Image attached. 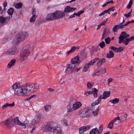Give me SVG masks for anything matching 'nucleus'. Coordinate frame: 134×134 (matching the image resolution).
<instances>
[{"instance_id": "obj_16", "label": "nucleus", "mask_w": 134, "mask_h": 134, "mask_svg": "<svg viewBox=\"0 0 134 134\" xmlns=\"http://www.w3.org/2000/svg\"><path fill=\"white\" fill-rule=\"evenodd\" d=\"M76 9V8H72L70 6H68L65 8L63 12L65 13H70L73 12Z\"/></svg>"}, {"instance_id": "obj_51", "label": "nucleus", "mask_w": 134, "mask_h": 134, "mask_svg": "<svg viewBox=\"0 0 134 134\" xmlns=\"http://www.w3.org/2000/svg\"><path fill=\"white\" fill-rule=\"evenodd\" d=\"M101 74L100 73V71L99 70H98L97 71H96V72L93 74V75H99Z\"/></svg>"}, {"instance_id": "obj_64", "label": "nucleus", "mask_w": 134, "mask_h": 134, "mask_svg": "<svg viewBox=\"0 0 134 134\" xmlns=\"http://www.w3.org/2000/svg\"><path fill=\"white\" fill-rule=\"evenodd\" d=\"M8 106L13 107L14 105V102H13L11 104L7 103Z\"/></svg>"}, {"instance_id": "obj_49", "label": "nucleus", "mask_w": 134, "mask_h": 134, "mask_svg": "<svg viewBox=\"0 0 134 134\" xmlns=\"http://www.w3.org/2000/svg\"><path fill=\"white\" fill-rule=\"evenodd\" d=\"M29 100H26V98L25 100V105L27 106H29L30 104V102L28 101Z\"/></svg>"}, {"instance_id": "obj_4", "label": "nucleus", "mask_w": 134, "mask_h": 134, "mask_svg": "<svg viewBox=\"0 0 134 134\" xmlns=\"http://www.w3.org/2000/svg\"><path fill=\"white\" fill-rule=\"evenodd\" d=\"M53 13L55 20L62 18L65 15V13L62 11L56 10Z\"/></svg>"}, {"instance_id": "obj_50", "label": "nucleus", "mask_w": 134, "mask_h": 134, "mask_svg": "<svg viewBox=\"0 0 134 134\" xmlns=\"http://www.w3.org/2000/svg\"><path fill=\"white\" fill-rule=\"evenodd\" d=\"M118 29H119L116 25L114 26L113 28V30L114 32H117L118 30Z\"/></svg>"}, {"instance_id": "obj_7", "label": "nucleus", "mask_w": 134, "mask_h": 134, "mask_svg": "<svg viewBox=\"0 0 134 134\" xmlns=\"http://www.w3.org/2000/svg\"><path fill=\"white\" fill-rule=\"evenodd\" d=\"M18 52V49L16 47H14L9 49L6 53L10 55H14L17 54Z\"/></svg>"}, {"instance_id": "obj_44", "label": "nucleus", "mask_w": 134, "mask_h": 134, "mask_svg": "<svg viewBox=\"0 0 134 134\" xmlns=\"http://www.w3.org/2000/svg\"><path fill=\"white\" fill-rule=\"evenodd\" d=\"M5 21V19L3 16H0V23L1 24L4 23Z\"/></svg>"}, {"instance_id": "obj_47", "label": "nucleus", "mask_w": 134, "mask_h": 134, "mask_svg": "<svg viewBox=\"0 0 134 134\" xmlns=\"http://www.w3.org/2000/svg\"><path fill=\"white\" fill-rule=\"evenodd\" d=\"M92 94V91H88L86 92L85 91L84 93V95L86 96H88L89 95Z\"/></svg>"}, {"instance_id": "obj_35", "label": "nucleus", "mask_w": 134, "mask_h": 134, "mask_svg": "<svg viewBox=\"0 0 134 134\" xmlns=\"http://www.w3.org/2000/svg\"><path fill=\"white\" fill-rule=\"evenodd\" d=\"M86 118H87L90 117L91 115V111L90 110L86 109Z\"/></svg>"}, {"instance_id": "obj_38", "label": "nucleus", "mask_w": 134, "mask_h": 134, "mask_svg": "<svg viewBox=\"0 0 134 134\" xmlns=\"http://www.w3.org/2000/svg\"><path fill=\"white\" fill-rule=\"evenodd\" d=\"M94 83L93 82H88L87 84V87L88 88H91L93 85Z\"/></svg>"}, {"instance_id": "obj_14", "label": "nucleus", "mask_w": 134, "mask_h": 134, "mask_svg": "<svg viewBox=\"0 0 134 134\" xmlns=\"http://www.w3.org/2000/svg\"><path fill=\"white\" fill-rule=\"evenodd\" d=\"M82 105V103L79 102H75L72 105L73 108L74 110H76L79 108Z\"/></svg>"}, {"instance_id": "obj_56", "label": "nucleus", "mask_w": 134, "mask_h": 134, "mask_svg": "<svg viewBox=\"0 0 134 134\" xmlns=\"http://www.w3.org/2000/svg\"><path fill=\"white\" fill-rule=\"evenodd\" d=\"M8 105L7 104V103H6L4 104L1 107V108L2 109H4L6 108H7L8 107Z\"/></svg>"}, {"instance_id": "obj_31", "label": "nucleus", "mask_w": 134, "mask_h": 134, "mask_svg": "<svg viewBox=\"0 0 134 134\" xmlns=\"http://www.w3.org/2000/svg\"><path fill=\"white\" fill-rule=\"evenodd\" d=\"M15 7L16 9H19L21 8L23 4L21 3H19L16 4L15 3H14Z\"/></svg>"}, {"instance_id": "obj_12", "label": "nucleus", "mask_w": 134, "mask_h": 134, "mask_svg": "<svg viewBox=\"0 0 134 134\" xmlns=\"http://www.w3.org/2000/svg\"><path fill=\"white\" fill-rule=\"evenodd\" d=\"M3 123L8 127L10 128L12 127L13 126V120L11 119H9Z\"/></svg>"}, {"instance_id": "obj_11", "label": "nucleus", "mask_w": 134, "mask_h": 134, "mask_svg": "<svg viewBox=\"0 0 134 134\" xmlns=\"http://www.w3.org/2000/svg\"><path fill=\"white\" fill-rule=\"evenodd\" d=\"M91 127V126L87 125L86 126H82L80 128L79 130V134H83L84 132L90 129Z\"/></svg>"}, {"instance_id": "obj_37", "label": "nucleus", "mask_w": 134, "mask_h": 134, "mask_svg": "<svg viewBox=\"0 0 134 134\" xmlns=\"http://www.w3.org/2000/svg\"><path fill=\"white\" fill-rule=\"evenodd\" d=\"M84 113L83 110H81L79 111V115L81 117L85 118L84 115Z\"/></svg>"}, {"instance_id": "obj_48", "label": "nucleus", "mask_w": 134, "mask_h": 134, "mask_svg": "<svg viewBox=\"0 0 134 134\" xmlns=\"http://www.w3.org/2000/svg\"><path fill=\"white\" fill-rule=\"evenodd\" d=\"M113 3V0H111L110 1L107 2L106 3H104L102 5V7H104L107 4L109 3L112 4Z\"/></svg>"}, {"instance_id": "obj_3", "label": "nucleus", "mask_w": 134, "mask_h": 134, "mask_svg": "<svg viewBox=\"0 0 134 134\" xmlns=\"http://www.w3.org/2000/svg\"><path fill=\"white\" fill-rule=\"evenodd\" d=\"M30 53V51L28 49H25L23 50L21 52L19 58V60L21 62H23L26 59Z\"/></svg>"}, {"instance_id": "obj_27", "label": "nucleus", "mask_w": 134, "mask_h": 134, "mask_svg": "<svg viewBox=\"0 0 134 134\" xmlns=\"http://www.w3.org/2000/svg\"><path fill=\"white\" fill-rule=\"evenodd\" d=\"M98 129L97 128H95L91 130L90 132V134H99L98 132Z\"/></svg>"}, {"instance_id": "obj_20", "label": "nucleus", "mask_w": 134, "mask_h": 134, "mask_svg": "<svg viewBox=\"0 0 134 134\" xmlns=\"http://www.w3.org/2000/svg\"><path fill=\"white\" fill-rule=\"evenodd\" d=\"M53 132L54 134H63V132L61 129L57 126L55 128Z\"/></svg>"}, {"instance_id": "obj_1", "label": "nucleus", "mask_w": 134, "mask_h": 134, "mask_svg": "<svg viewBox=\"0 0 134 134\" xmlns=\"http://www.w3.org/2000/svg\"><path fill=\"white\" fill-rule=\"evenodd\" d=\"M39 89V85L37 83H26L20 85L19 83H16L12 85L11 90L15 95L24 96L27 95L28 92L36 91Z\"/></svg>"}, {"instance_id": "obj_8", "label": "nucleus", "mask_w": 134, "mask_h": 134, "mask_svg": "<svg viewBox=\"0 0 134 134\" xmlns=\"http://www.w3.org/2000/svg\"><path fill=\"white\" fill-rule=\"evenodd\" d=\"M75 65L73 64H69L67 68L65 71H67L69 74H71L75 72L74 68Z\"/></svg>"}, {"instance_id": "obj_23", "label": "nucleus", "mask_w": 134, "mask_h": 134, "mask_svg": "<svg viewBox=\"0 0 134 134\" xmlns=\"http://www.w3.org/2000/svg\"><path fill=\"white\" fill-rule=\"evenodd\" d=\"M79 47L78 46H73L71 47L70 50L68 51L66 54H68L72 53L76 50L79 49Z\"/></svg>"}, {"instance_id": "obj_17", "label": "nucleus", "mask_w": 134, "mask_h": 134, "mask_svg": "<svg viewBox=\"0 0 134 134\" xmlns=\"http://www.w3.org/2000/svg\"><path fill=\"white\" fill-rule=\"evenodd\" d=\"M21 40L19 35H16V37L14 38L12 41V44L13 45H15L18 44Z\"/></svg>"}, {"instance_id": "obj_61", "label": "nucleus", "mask_w": 134, "mask_h": 134, "mask_svg": "<svg viewBox=\"0 0 134 134\" xmlns=\"http://www.w3.org/2000/svg\"><path fill=\"white\" fill-rule=\"evenodd\" d=\"M36 97V95H33L31 96L30 97H28L26 98V100H29L30 99L34 97Z\"/></svg>"}, {"instance_id": "obj_43", "label": "nucleus", "mask_w": 134, "mask_h": 134, "mask_svg": "<svg viewBox=\"0 0 134 134\" xmlns=\"http://www.w3.org/2000/svg\"><path fill=\"white\" fill-rule=\"evenodd\" d=\"M84 12V11L83 10H80L77 13H74L75 15L77 16L78 17H79L80 15L82 14Z\"/></svg>"}, {"instance_id": "obj_29", "label": "nucleus", "mask_w": 134, "mask_h": 134, "mask_svg": "<svg viewBox=\"0 0 134 134\" xmlns=\"http://www.w3.org/2000/svg\"><path fill=\"white\" fill-rule=\"evenodd\" d=\"M110 91H104L103 92V95L105 99L108 97L110 96Z\"/></svg>"}, {"instance_id": "obj_25", "label": "nucleus", "mask_w": 134, "mask_h": 134, "mask_svg": "<svg viewBox=\"0 0 134 134\" xmlns=\"http://www.w3.org/2000/svg\"><path fill=\"white\" fill-rule=\"evenodd\" d=\"M114 56L113 52L111 50L109 51V53H107V57L108 58H110L114 57Z\"/></svg>"}, {"instance_id": "obj_5", "label": "nucleus", "mask_w": 134, "mask_h": 134, "mask_svg": "<svg viewBox=\"0 0 134 134\" xmlns=\"http://www.w3.org/2000/svg\"><path fill=\"white\" fill-rule=\"evenodd\" d=\"M99 60V58H95L93 60H91L89 63L86 64L83 69L82 71L86 72L88 70L90 66L93 65L94 63Z\"/></svg>"}, {"instance_id": "obj_30", "label": "nucleus", "mask_w": 134, "mask_h": 134, "mask_svg": "<svg viewBox=\"0 0 134 134\" xmlns=\"http://www.w3.org/2000/svg\"><path fill=\"white\" fill-rule=\"evenodd\" d=\"M98 91L96 88H93L92 89V93L93 94L94 97L96 98L97 96Z\"/></svg>"}, {"instance_id": "obj_24", "label": "nucleus", "mask_w": 134, "mask_h": 134, "mask_svg": "<svg viewBox=\"0 0 134 134\" xmlns=\"http://www.w3.org/2000/svg\"><path fill=\"white\" fill-rule=\"evenodd\" d=\"M15 62L16 60L15 59H12L8 64L7 65V68H10L12 66L14 65Z\"/></svg>"}, {"instance_id": "obj_2", "label": "nucleus", "mask_w": 134, "mask_h": 134, "mask_svg": "<svg viewBox=\"0 0 134 134\" xmlns=\"http://www.w3.org/2000/svg\"><path fill=\"white\" fill-rule=\"evenodd\" d=\"M57 125V124L54 122H48L42 126V129L44 131L46 132H53L55 127Z\"/></svg>"}, {"instance_id": "obj_6", "label": "nucleus", "mask_w": 134, "mask_h": 134, "mask_svg": "<svg viewBox=\"0 0 134 134\" xmlns=\"http://www.w3.org/2000/svg\"><path fill=\"white\" fill-rule=\"evenodd\" d=\"M129 37V35L126 33L125 31L122 32L121 33V35L119 37V43H121L126 38Z\"/></svg>"}, {"instance_id": "obj_18", "label": "nucleus", "mask_w": 134, "mask_h": 134, "mask_svg": "<svg viewBox=\"0 0 134 134\" xmlns=\"http://www.w3.org/2000/svg\"><path fill=\"white\" fill-rule=\"evenodd\" d=\"M41 119V116L39 114H37L35 116L34 119L33 120L32 122L34 124L38 123Z\"/></svg>"}, {"instance_id": "obj_54", "label": "nucleus", "mask_w": 134, "mask_h": 134, "mask_svg": "<svg viewBox=\"0 0 134 134\" xmlns=\"http://www.w3.org/2000/svg\"><path fill=\"white\" fill-rule=\"evenodd\" d=\"M122 24V23H121L119 25H116L119 29H122L124 27V26Z\"/></svg>"}, {"instance_id": "obj_9", "label": "nucleus", "mask_w": 134, "mask_h": 134, "mask_svg": "<svg viewBox=\"0 0 134 134\" xmlns=\"http://www.w3.org/2000/svg\"><path fill=\"white\" fill-rule=\"evenodd\" d=\"M120 120V118L119 116L115 118L113 120L110 122L108 125L107 127V128L110 129H112L114 127V123L117 120Z\"/></svg>"}, {"instance_id": "obj_57", "label": "nucleus", "mask_w": 134, "mask_h": 134, "mask_svg": "<svg viewBox=\"0 0 134 134\" xmlns=\"http://www.w3.org/2000/svg\"><path fill=\"white\" fill-rule=\"evenodd\" d=\"M132 3V2H129L127 6V9H129L131 8Z\"/></svg>"}, {"instance_id": "obj_34", "label": "nucleus", "mask_w": 134, "mask_h": 134, "mask_svg": "<svg viewBox=\"0 0 134 134\" xmlns=\"http://www.w3.org/2000/svg\"><path fill=\"white\" fill-rule=\"evenodd\" d=\"M14 12V9L12 8H10L7 11V12L8 14L10 15H12Z\"/></svg>"}, {"instance_id": "obj_28", "label": "nucleus", "mask_w": 134, "mask_h": 134, "mask_svg": "<svg viewBox=\"0 0 134 134\" xmlns=\"http://www.w3.org/2000/svg\"><path fill=\"white\" fill-rule=\"evenodd\" d=\"M105 62V59H103L100 60L97 63V66L99 67L102 64Z\"/></svg>"}, {"instance_id": "obj_55", "label": "nucleus", "mask_w": 134, "mask_h": 134, "mask_svg": "<svg viewBox=\"0 0 134 134\" xmlns=\"http://www.w3.org/2000/svg\"><path fill=\"white\" fill-rule=\"evenodd\" d=\"M115 10V9L114 7H111L110 8L106 10L107 12H110L111 11H114Z\"/></svg>"}, {"instance_id": "obj_10", "label": "nucleus", "mask_w": 134, "mask_h": 134, "mask_svg": "<svg viewBox=\"0 0 134 134\" xmlns=\"http://www.w3.org/2000/svg\"><path fill=\"white\" fill-rule=\"evenodd\" d=\"M45 20L47 21L55 20L53 13L48 14L46 16Z\"/></svg>"}, {"instance_id": "obj_32", "label": "nucleus", "mask_w": 134, "mask_h": 134, "mask_svg": "<svg viewBox=\"0 0 134 134\" xmlns=\"http://www.w3.org/2000/svg\"><path fill=\"white\" fill-rule=\"evenodd\" d=\"M67 112L68 113L72 112L74 110L73 108V107H71V105L70 104H69L67 105Z\"/></svg>"}, {"instance_id": "obj_59", "label": "nucleus", "mask_w": 134, "mask_h": 134, "mask_svg": "<svg viewBox=\"0 0 134 134\" xmlns=\"http://www.w3.org/2000/svg\"><path fill=\"white\" fill-rule=\"evenodd\" d=\"M36 10L35 8H33L32 9V15H36Z\"/></svg>"}, {"instance_id": "obj_21", "label": "nucleus", "mask_w": 134, "mask_h": 134, "mask_svg": "<svg viewBox=\"0 0 134 134\" xmlns=\"http://www.w3.org/2000/svg\"><path fill=\"white\" fill-rule=\"evenodd\" d=\"M109 32V30L108 29H104L103 33L102 34V36L101 40H103L105 37H106L108 35Z\"/></svg>"}, {"instance_id": "obj_45", "label": "nucleus", "mask_w": 134, "mask_h": 134, "mask_svg": "<svg viewBox=\"0 0 134 134\" xmlns=\"http://www.w3.org/2000/svg\"><path fill=\"white\" fill-rule=\"evenodd\" d=\"M99 70L100 71V73L101 74H104L106 72L105 69L104 68H100L99 69Z\"/></svg>"}, {"instance_id": "obj_26", "label": "nucleus", "mask_w": 134, "mask_h": 134, "mask_svg": "<svg viewBox=\"0 0 134 134\" xmlns=\"http://www.w3.org/2000/svg\"><path fill=\"white\" fill-rule=\"evenodd\" d=\"M127 115L126 114H123L121 116V118H120V120L121 122H123L126 120L127 118Z\"/></svg>"}, {"instance_id": "obj_22", "label": "nucleus", "mask_w": 134, "mask_h": 134, "mask_svg": "<svg viewBox=\"0 0 134 134\" xmlns=\"http://www.w3.org/2000/svg\"><path fill=\"white\" fill-rule=\"evenodd\" d=\"M71 64L74 65V64L76 63H79V57L77 55L74 58L71 59Z\"/></svg>"}, {"instance_id": "obj_63", "label": "nucleus", "mask_w": 134, "mask_h": 134, "mask_svg": "<svg viewBox=\"0 0 134 134\" xmlns=\"http://www.w3.org/2000/svg\"><path fill=\"white\" fill-rule=\"evenodd\" d=\"M113 81V79L111 78H109L108 80V84L109 85L110 82H112Z\"/></svg>"}, {"instance_id": "obj_42", "label": "nucleus", "mask_w": 134, "mask_h": 134, "mask_svg": "<svg viewBox=\"0 0 134 134\" xmlns=\"http://www.w3.org/2000/svg\"><path fill=\"white\" fill-rule=\"evenodd\" d=\"M103 130V126L102 125H100L99 127L98 130V132L99 134H100L102 132Z\"/></svg>"}, {"instance_id": "obj_62", "label": "nucleus", "mask_w": 134, "mask_h": 134, "mask_svg": "<svg viewBox=\"0 0 134 134\" xmlns=\"http://www.w3.org/2000/svg\"><path fill=\"white\" fill-rule=\"evenodd\" d=\"M98 99L99 100V101H101V100L102 99H105V98H104V97L103 95H100Z\"/></svg>"}, {"instance_id": "obj_19", "label": "nucleus", "mask_w": 134, "mask_h": 134, "mask_svg": "<svg viewBox=\"0 0 134 134\" xmlns=\"http://www.w3.org/2000/svg\"><path fill=\"white\" fill-rule=\"evenodd\" d=\"M110 48L114 52H120L123 49V47H122L117 48L113 46L110 47Z\"/></svg>"}, {"instance_id": "obj_40", "label": "nucleus", "mask_w": 134, "mask_h": 134, "mask_svg": "<svg viewBox=\"0 0 134 134\" xmlns=\"http://www.w3.org/2000/svg\"><path fill=\"white\" fill-rule=\"evenodd\" d=\"M45 111L46 112L48 111L51 108V106L50 105H47L44 107Z\"/></svg>"}, {"instance_id": "obj_36", "label": "nucleus", "mask_w": 134, "mask_h": 134, "mask_svg": "<svg viewBox=\"0 0 134 134\" xmlns=\"http://www.w3.org/2000/svg\"><path fill=\"white\" fill-rule=\"evenodd\" d=\"M99 110V107H97L95 110L93 111H92V113L94 116H96L97 115Z\"/></svg>"}, {"instance_id": "obj_60", "label": "nucleus", "mask_w": 134, "mask_h": 134, "mask_svg": "<svg viewBox=\"0 0 134 134\" xmlns=\"http://www.w3.org/2000/svg\"><path fill=\"white\" fill-rule=\"evenodd\" d=\"M107 11L106 10H104V11L100 13L99 14V16H100L101 15H104L105 14L107 13Z\"/></svg>"}, {"instance_id": "obj_13", "label": "nucleus", "mask_w": 134, "mask_h": 134, "mask_svg": "<svg viewBox=\"0 0 134 134\" xmlns=\"http://www.w3.org/2000/svg\"><path fill=\"white\" fill-rule=\"evenodd\" d=\"M14 123L15 125H18L21 126V127L24 129H25L26 127V126H25L19 120L18 117H16L13 120Z\"/></svg>"}, {"instance_id": "obj_58", "label": "nucleus", "mask_w": 134, "mask_h": 134, "mask_svg": "<svg viewBox=\"0 0 134 134\" xmlns=\"http://www.w3.org/2000/svg\"><path fill=\"white\" fill-rule=\"evenodd\" d=\"M124 15L127 18L130 17L131 15V12H129L127 14H124Z\"/></svg>"}, {"instance_id": "obj_52", "label": "nucleus", "mask_w": 134, "mask_h": 134, "mask_svg": "<svg viewBox=\"0 0 134 134\" xmlns=\"http://www.w3.org/2000/svg\"><path fill=\"white\" fill-rule=\"evenodd\" d=\"M99 46L101 48H103L105 46V43L104 41L102 42L99 44Z\"/></svg>"}, {"instance_id": "obj_41", "label": "nucleus", "mask_w": 134, "mask_h": 134, "mask_svg": "<svg viewBox=\"0 0 134 134\" xmlns=\"http://www.w3.org/2000/svg\"><path fill=\"white\" fill-rule=\"evenodd\" d=\"M62 123L65 126L67 127L68 126L67 121L65 119H63L62 121Z\"/></svg>"}, {"instance_id": "obj_39", "label": "nucleus", "mask_w": 134, "mask_h": 134, "mask_svg": "<svg viewBox=\"0 0 134 134\" xmlns=\"http://www.w3.org/2000/svg\"><path fill=\"white\" fill-rule=\"evenodd\" d=\"M37 17L36 15H32V16L30 19V22H34L35 21V20Z\"/></svg>"}, {"instance_id": "obj_53", "label": "nucleus", "mask_w": 134, "mask_h": 134, "mask_svg": "<svg viewBox=\"0 0 134 134\" xmlns=\"http://www.w3.org/2000/svg\"><path fill=\"white\" fill-rule=\"evenodd\" d=\"M130 41L128 38H126L124 41H123V43H124L126 45H127L129 41Z\"/></svg>"}, {"instance_id": "obj_15", "label": "nucleus", "mask_w": 134, "mask_h": 134, "mask_svg": "<svg viewBox=\"0 0 134 134\" xmlns=\"http://www.w3.org/2000/svg\"><path fill=\"white\" fill-rule=\"evenodd\" d=\"M21 40H24L28 36V34L27 32H24L18 35Z\"/></svg>"}, {"instance_id": "obj_46", "label": "nucleus", "mask_w": 134, "mask_h": 134, "mask_svg": "<svg viewBox=\"0 0 134 134\" xmlns=\"http://www.w3.org/2000/svg\"><path fill=\"white\" fill-rule=\"evenodd\" d=\"M105 41L106 44H109L111 41V39L109 37H108L105 39Z\"/></svg>"}, {"instance_id": "obj_33", "label": "nucleus", "mask_w": 134, "mask_h": 134, "mask_svg": "<svg viewBox=\"0 0 134 134\" xmlns=\"http://www.w3.org/2000/svg\"><path fill=\"white\" fill-rule=\"evenodd\" d=\"M110 102L112 103L116 104L119 102V99L118 98H115L113 99L110 100Z\"/></svg>"}]
</instances>
